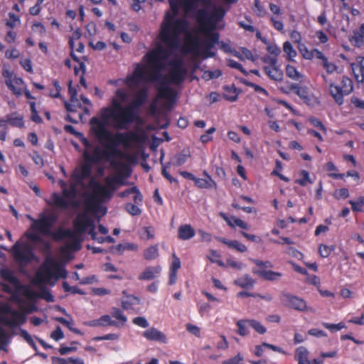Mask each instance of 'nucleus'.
<instances>
[{
  "label": "nucleus",
  "instance_id": "e2e57ef3",
  "mask_svg": "<svg viewBox=\"0 0 364 364\" xmlns=\"http://www.w3.org/2000/svg\"><path fill=\"white\" fill-rule=\"evenodd\" d=\"M181 267V261L175 255H173V261L171 266V271L177 272Z\"/></svg>",
  "mask_w": 364,
  "mask_h": 364
},
{
  "label": "nucleus",
  "instance_id": "cd10ccee",
  "mask_svg": "<svg viewBox=\"0 0 364 364\" xmlns=\"http://www.w3.org/2000/svg\"><path fill=\"white\" fill-rule=\"evenodd\" d=\"M234 283L241 288H248L254 285L255 280L248 274H245L235 279Z\"/></svg>",
  "mask_w": 364,
  "mask_h": 364
},
{
  "label": "nucleus",
  "instance_id": "bf43d9fd",
  "mask_svg": "<svg viewBox=\"0 0 364 364\" xmlns=\"http://www.w3.org/2000/svg\"><path fill=\"white\" fill-rule=\"evenodd\" d=\"M50 336L55 341H58L64 337V333L61 328L60 326H58L56 329L52 332Z\"/></svg>",
  "mask_w": 364,
  "mask_h": 364
},
{
  "label": "nucleus",
  "instance_id": "09e8293b",
  "mask_svg": "<svg viewBox=\"0 0 364 364\" xmlns=\"http://www.w3.org/2000/svg\"><path fill=\"white\" fill-rule=\"evenodd\" d=\"M186 330L191 334L196 336L198 338L200 337V329L198 326L192 323H187L186 325Z\"/></svg>",
  "mask_w": 364,
  "mask_h": 364
},
{
  "label": "nucleus",
  "instance_id": "6ab92c4d",
  "mask_svg": "<svg viewBox=\"0 0 364 364\" xmlns=\"http://www.w3.org/2000/svg\"><path fill=\"white\" fill-rule=\"evenodd\" d=\"M160 266L148 267L139 276L140 280H151L158 277L161 272Z\"/></svg>",
  "mask_w": 364,
  "mask_h": 364
},
{
  "label": "nucleus",
  "instance_id": "6e6552de",
  "mask_svg": "<svg viewBox=\"0 0 364 364\" xmlns=\"http://www.w3.org/2000/svg\"><path fill=\"white\" fill-rule=\"evenodd\" d=\"M44 268L36 274V282L39 284L51 283V280L59 278H65L67 271L58 262L48 258L44 262Z\"/></svg>",
  "mask_w": 364,
  "mask_h": 364
},
{
  "label": "nucleus",
  "instance_id": "dca6fc26",
  "mask_svg": "<svg viewBox=\"0 0 364 364\" xmlns=\"http://www.w3.org/2000/svg\"><path fill=\"white\" fill-rule=\"evenodd\" d=\"M91 173L90 165L86 164L83 165L80 169L75 170L73 176L76 185L81 184L82 180L89 177Z\"/></svg>",
  "mask_w": 364,
  "mask_h": 364
},
{
  "label": "nucleus",
  "instance_id": "0e129e2a",
  "mask_svg": "<svg viewBox=\"0 0 364 364\" xmlns=\"http://www.w3.org/2000/svg\"><path fill=\"white\" fill-rule=\"evenodd\" d=\"M240 233L243 237H245V238H247V240H249L250 241L257 242V243L262 242V239L258 236H256L255 235L248 234L244 231H242Z\"/></svg>",
  "mask_w": 364,
  "mask_h": 364
},
{
  "label": "nucleus",
  "instance_id": "412c9836",
  "mask_svg": "<svg viewBox=\"0 0 364 364\" xmlns=\"http://www.w3.org/2000/svg\"><path fill=\"white\" fill-rule=\"evenodd\" d=\"M349 39L356 47H361L364 44V23L358 29L353 31V36Z\"/></svg>",
  "mask_w": 364,
  "mask_h": 364
},
{
  "label": "nucleus",
  "instance_id": "7ed1b4c3",
  "mask_svg": "<svg viewBox=\"0 0 364 364\" xmlns=\"http://www.w3.org/2000/svg\"><path fill=\"white\" fill-rule=\"evenodd\" d=\"M171 12L166 11L161 26L159 38L169 47L178 45L181 33H188V23L184 18L175 17L178 13V6H182L186 13L197 9L200 4L206 6L211 0H168Z\"/></svg>",
  "mask_w": 364,
  "mask_h": 364
},
{
  "label": "nucleus",
  "instance_id": "9d476101",
  "mask_svg": "<svg viewBox=\"0 0 364 364\" xmlns=\"http://www.w3.org/2000/svg\"><path fill=\"white\" fill-rule=\"evenodd\" d=\"M84 158L87 163L96 164L102 160H109L110 154L107 149H102L98 146L94 148L87 146L84 151Z\"/></svg>",
  "mask_w": 364,
  "mask_h": 364
},
{
  "label": "nucleus",
  "instance_id": "864d4df0",
  "mask_svg": "<svg viewBox=\"0 0 364 364\" xmlns=\"http://www.w3.org/2000/svg\"><path fill=\"white\" fill-rule=\"evenodd\" d=\"M68 92L70 95V101L73 103H78V99L77 97V90L72 86V82L70 81L68 86Z\"/></svg>",
  "mask_w": 364,
  "mask_h": 364
},
{
  "label": "nucleus",
  "instance_id": "4be33fe9",
  "mask_svg": "<svg viewBox=\"0 0 364 364\" xmlns=\"http://www.w3.org/2000/svg\"><path fill=\"white\" fill-rule=\"evenodd\" d=\"M220 215L231 228H233L235 225H237V226H238L242 229H245V230L249 229L248 224L240 218H237L236 217L229 218L226 215V214H225L223 213H220Z\"/></svg>",
  "mask_w": 364,
  "mask_h": 364
},
{
  "label": "nucleus",
  "instance_id": "a18cd8bd",
  "mask_svg": "<svg viewBox=\"0 0 364 364\" xmlns=\"http://www.w3.org/2000/svg\"><path fill=\"white\" fill-rule=\"evenodd\" d=\"M125 209L129 214L134 216L139 215L141 213V210L139 208L130 203L126 204Z\"/></svg>",
  "mask_w": 364,
  "mask_h": 364
},
{
  "label": "nucleus",
  "instance_id": "9b49d317",
  "mask_svg": "<svg viewBox=\"0 0 364 364\" xmlns=\"http://www.w3.org/2000/svg\"><path fill=\"white\" fill-rule=\"evenodd\" d=\"M14 254L16 261L21 264L29 262L33 257V252L28 245L19 246L17 243L13 247Z\"/></svg>",
  "mask_w": 364,
  "mask_h": 364
},
{
  "label": "nucleus",
  "instance_id": "338daca9",
  "mask_svg": "<svg viewBox=\"0 0 364 364\" xmlns=\"http://www.w3.org/2000/svg\"><path fill=\"white\" fill-rule=\"evenodd\" d=\"M312 58H316L321 60V63H323L327 58L324 56V55L318 50L314 49L312 50V54L311 55Z\"/></svg>",
  "mask_w": 364,
  "mask_h": 364
},
{
  "label": "nucleus",
  "instance_id": "c03bdc74",
  "mask_svg": "<svg viewBox=\"0 0 364 364\" xmlns=\"http://www.w3.org/2000/svg\"><path fill=\"white\" fill-rule=\"evenodd\" d=\"M225 11L221 6L215 7L212 11L211 16L213 19L220 20L225 15Z\"/></svg>",
  "mask_w": 364,
  "mask_h": 364
},
{
  "label": "nucleus",
  "instance_id": "ea45409f",
  "mask_svg": "<svg viewBox=\"0 0 364 364\" xmlns=\"http://www.w3.org/2000/svg\"><path fill=\"white\" fill-rule=\"evenodd\" d=\"M281 277L282 274L280 272H273L271 270L264 271V272L262 273V277L269 281L277 280Z\"/></svg>",
  "mask_w": 364,
  "mask_h": 364
},
{
  "label": "nucleus",
  "instance_id": "13d9d810",
  "mask_svg": "<svg viewBox=\"0 0 364 364\" xmlns=\"http://www.w3.org/2000/svg\"><path fill=\"white\" fill-rule=\"evenodd\" d=\"M243 360V357L240 353H238L236 356L224 360L222 364H238Z\"/></svg>",
  "mask_w": 364,
  "mask_h": 364
},
{
  "label": "nucleus",
  "instance_id": "79ce46f5",
  "mask_svg": "<svg viewBox=\"0 0 364 364\" xmlns=\"http://www.w3.org/2000/svg\"><path fill=\"white\" fill-rule=\"evenodd\" d=\"M349 203L351 205L353 211H362L361 208L364 205V196L358 198L356 202L350 200Z\"/></svg>",
  "mask_w": 364,
  "mask_h": 364
},
{
  "label": "nucleus",
  "instance_id": "2f4dec72",
  "mask_svg": "<svg viewBox=\"0 0 364 364\" xmlns=\"http://www.w3.org/2000/svg\"><path fill=\"white\" fill-rule=\"evenodd\" d=\"M236 324L238 326V333L240 336H245L249 333V319L239 320Z\"/></svg>",
  "mask_w": 364,
  "mask_h": 364
},
{
  "label": "nucleus",
  "instance_id": "a211bd4d",
  "mask_svg": "<svg viewBox=\"0 0 364 364\" xmlns=\"http://www.w3.org/2000/svg\"><path fill=\"white\" fill-rule=\"evenodd\" d=\"M296 95L308 105L313 106L318 102L317 99L309 92L306 87H301L297 90Z\"/></svg>",
  "mask_w": 364,
  "mask_h": 364
},
{
  "label": "nucleus",
  "instance_id": "39448f33",
  "mask_svg": "<svg viewBox=\"0 0 364 364\" xmlns=\"http://www.w3.org/2000/svg\"><path fill=\"white\" fill-rule=\"evenodd\" d=\"M105 186L100 184V183H95L92 188V198L88 197L86 198L85 207L87 210H93L94 205L92 204V200H105L109 199L114 191L117 189L116 184V179L114 177H106L105 178Z\"/></svg>",
  "mask_w": 364,
  "mask_h": 364
},
{
  "label": "nucleus",
  "instance_id": "37998d69",
  "mask_svg": "<svg viewBox=\"0 0 364 364\" xmlns=\"http://www.w3.org/2000/svg\"><path fill=\"white\" fill-rule=\"evenodd\" d=\"M301 175L302 176V178L296 180V183L302 186H305L307 183H312L308 171L303 170L301 171Z\"/></svg>",
  "mask_w": 364,
  "mask_h": 364
},
{
  "label": "nucleus",
  "instance_id": "0eeeda50",
  "mask_svg": "<svg viewBox=\"0 0 364 364\" xmlns=\"http://www.w3.org/2000/svg\"><path fill=\"white\" fill-rule=\"evenodd\" d=\"M57 218L53 214L41 215L38 220H32L31 228L33 232L26 233V237L33 242L41 240L39 233L45 235H52L51 228L56 222Z\"/></svg>",
  "mask_w": 364,
  "mask_h": 364
},
{
  "label": "nucleus",
  "instance_id": "5fc2aeb1",
  "mask_svg": "<svg viewBox=\"0 0 364 364\" xmlns=\"http://www.w3.org/2000/svg\"><path fill=\"white\" fill-rule=\"evenodd\" d=\"M133 323L142 328H147L149 326L147 320L144 317L141 316L134 318L133 319Z\"/></svg>",
  "mask_w": 364,
  "mask_h": 364
},
{
  "label": "nucleus",
  "instance_id": "aec40b11",
  "mask_svg": "<svg viewBox=\"0 0 364 364\" xmlns=\"http://www.w3.org/2000/svg\"><path fill=\"white\" fill-rule=\"evenodd\" d=\"M309 352L304 346H300L295 350L294 358L298 362V364H310L309 360Z\"/></svg>",
  "mask_w": 364,
  "mask_h": 364
},
{
  "label": "nucleus",
  "instance_id": "bb28decb",
  "mask_svg": "<svg viewBox=\"0 0 364 364\" xmlns=\"http://www.w3.org/2000/svg\"><path fill=\"white\" fill-rule=\"evenodd\" d=\"M193 181L200 188H216V183L212 179L211 176H208V178H199L195 177Z\"/></svg>",
  "mask_w": 364,
  "mask_h": 364
},
{
  "label": "nucleus",
  "instance_id": "4c0bfd02",
  "mask_svg": "<svg viewBox=\"0 0 364 364\" xmlns=\"http://www.w3.org/2000/svg\"><path fill=\"white\" fill-rule=\"evenodd\" d=\"M100 321L103 325L102 326H115L117 328H120L119 323H117L116 321L112 319L111 316L109 315H104L100 318Z\"/></svg>",
  "mask_w": 364,
  "mask_h": 364
},
{
  "label": "nucleus",
  "instance_id": "de8ad7c7",
  "mask_svg": "<svg viewBox=\"0 0 364 364\" xmlns=\"http://www.w3.org/2000/svg\"><path fill=\"white\" fill-rule=\"evenodd\" d=\"M9 20L6 22V26L13 28L17 23H20V18L18 16L13 13L9 14Z\"/></svg>",
  "mask_w": 364,
  "mask_h": 364
},
{
  "label": "nucleus",
  "instance_id": "72a5a7b5",
  "mask_svg": "<svg viewBox=\"0 0 364 364\" xmlns=\"http://www.w3.org/2000/svg\"><path fill=\"white\" fill-rule=\"evenodd\" d=\"M286 74L289 77L295 80H298L302 77V75L297 71L296 68L291 65L286 66Z\"/></svg>",
  "mask_w": 364,
  "mask_h": 364
},
{
  "label": "nucleus",
  "instance_id": "473e14b6",
  "mask_svg": "<svg viewBox=\"0 0 364 364\" xmlns=\"http://www.w3.org/2000/svg\"><path fill=\"white\" fill-rule=\"evenodd\" d=\"M284 52L287 54L289 60L293 61L296 55V51L294 49L292 45L289 41H286L283 45Z\"/></svg>",
  "mask_w": 364,
  "mask_h": 364
},
{
  "label": "nucleus",
  "instance_id": "052dcab7",
  "mask_svg": "<svg viewBox=\"0 0 364 364\" xmlns=\"http://www.w3.org/2000/svg\"><path fill=\"white\" fill-rule=\"evenodd\" d=\"M309 121L312 124V125H314V127H317V128H319L321 130H322L323 132H326V127L323 126V124H322V122L316 119V118H314V117H311V118H309Z\"/></svg>",
  "mask_w": 364,
  "mask_h": 364
},
{
  "label": "nucleus",
  "instance_id": "1a4fd4ad",
  "mask_svg": "<svg viewBox=\"0 0 364 364\" xmlns=\"http://www.w3.org/2000/svg\"><path fill=\"white\" fill-rule=\"evenodd\" d=\"M280 301L284 306L299 311H315L313 308L306 305L304 299L289 293L282 292L280 295Z\"/></svg>",
  "mask_w": 364,
  "mask_h": 364
},
{
  "label": "nucleus",
  "instance_id": "f257e3e1",
  "mask_svg": "<svg viewBox=\"0 0 364 364\" xmlns=\"http://www.w3.org/2000/svg\"><path fill=\"white\" fill-rule=\"evenodd\" d=\"M205 38L201 41L198 36H191L188 33H181L178 36V45L176 47H169L161 40L156 47L147 53L144 59L146 65L136 64L132 75L127 77V84L132 88L135 89L141 83L155 82L161 77V71L168 65L170 66L168 76L173 84L182 82L187 74V70L184 67L183 62L180 58H174L168 61V58L172 51L178 48L181 36L188 37L186 43V52L194 57H202L206 58L214 55L210 50L216 43H219V34L205 31Z\"/></svg>",
  "mask_w": 364,
  "mask_h": 364
},
{
  "label": "nucleus",
  "instance_id": "7c9ffc66",
  "mask_svg": "<svg viewBox=\"0 0 364 364\" xmlns=\"http://www.w3.org/2000/svg\"><path fill=\"white\" fill-rule=\"evenodd\" d=\"M111 314L112 317L118 320L117 322L119 323L120 328L124 326L127 321V318L120 309L117 308H113L112 309Z\"/></svg>",
  "mask_w": 364,
  "mask_h": 364
},
{
  "label": "nucleus",
  "instance_id": "603ef678",
  "mask_svg": "<svg viewBox=\"0 0 364 364\" xmlns=\"http://www.w3.org/2000/svg\"><path fill=\"white\" fill-rule=\"evenodd\" d=\"M322 325L327 329H329L332 331H339L343 328H345V325L343 323L341 322L337 324H330L328 323H323Z\"/></svg>",
  "mask_w": 364,
  "mask_h": 364
},
{
  "label": "nucleus",
  "instance_id": "58836bf2",
  "mask_svg": "<svg viewBox=\"0 0 364 364\" xmlns=\"http://www.w3.org/2000/svg\"><path fill=\"white\" fill-rule=\"evenodd\" d=\"M249 326L253 328L259 334H264L266 333L267 329L262 323L254 319H249Z\"/></svg>",
  "mask_w": 364,
  "mask_h": 364
},
{
  "label": "nucleus",
  "instance_id": "423d86ee",
  "mask_svg": "<svg viewBox=\"0 0 364 364\" xmlns=\"http://www.w3.org/2000/svg\"><path fill=\"white\" fill-rule=\"evenodd\" d=\"M75 231L70 230H63L62 235L65 237H68L71 240H73L75 249H77V237L78 233L85 232L88 228H91L89 234L92 238L97 240V233L95 231V228L92 223V220L90 218L87 212L80 213L75 220L74 221Z\"/></svg>",
  "mask_w": 364,
  "mask_h": 364
},
{
  "label": "nucleus",
  "instance_id": "c756f323",
  "mask_svg": "<svg viewBox=\"0 0 364 364\" xmlns=\"http://www.w3.org/2000/svg\"><path fill=\"white\" fill-rule=\"evenodd\" d=\"M6 123L8 122L11 125L16 127H23L24 125L23 116H16V113L7 115Z\"/></svg>",
  "mask_w": 364,
  "mask_h": 364
},
{
  "label": "nucleus",
  "instance_id": "2eb2a0df",
  "mask_svg": "<svg viewBox=\"0 0 364 364\" xmlns=\"http://www.w3.org/2000/svg\"><path fill=\"white\" fill-rule=\"evenodd\" d=\"M5 83L14 95L17 96L22 95L23 81L21 78L14 77L13 79H6Z\"/></svg>",
  "mask_w": 364,
  "mask_h": 364
},
{
  "label": "nucleus",
  "instance_id": "e433bc0d",
  "mask_svg": "<svg viewBox=\"0 0 364 364\" xmlns=\"http://www.w3.org/2000/svg\"><path fill=\"white\" fill-rule=\"evenodd\" d=\"M341 84H342L341 88L343 89V92H345V95H349L350 92H353V82L350 78H348L346 76H343L342 78Z\"/></svg>",
  "mask_w": 364,
  "mask_h": 364
},
{
  "label": "nucleus",
  "instance_id": "4d7b16f0",
  "mask_svg": "<svg viewBox=\"0 0 364 364\" xmlns=\"http://www.w3.org/2000/svg\"><path fill=\"white\" fill-rule=\"evenodd\" d=\"M321 65L326 70L328 73H332L337 69V66L332 63H329L328 60H325L323 63H321Z\"/></svg>",
  "mask_w": 364,
  "mask_h": 364
},
{
  "label": "nucleus",
  "instance_id": "a878e982",
  "mask_svg": "<svg viewBox=\"0 0 364 364\" xmlns=\"http://www.w3.org/2000/svg\"><path fill=\"white\" fill-rule=\"evenodd\" d=\"M264 70L269 78L273 80L281 81L283 78V73L277 67V65L272 67L265 66L264 68Z\"/></svg>",
  "mask_w": 364,
  "mask_h": 364
},
{
  "label": "nucleus",
  "instance_id": "774afa93",
  "mask_svg": "<svg viewBox=\"0 0 364 364\" xmlns=\"http://www.w3.org/2000/svg\"><path fill=\"white\" fill-rule=\"evenodd\" d=\"M32 159L36 165L39 166H43L44 165L43 159L38 152L33 153Z\"/></svg>",
  "mask_w": 364,
  "mask_h": 364
},
{
  "label": "nucleus",
  "instance_id": "3c124183",
  "mask_svg": "<svg viewBox=\"0 0 364 364\" xmlns=\"http://www.w3.org/2000/svg\"><path fill=\"white\" fill-rule=\"evenodd\" d=\"M116 95L118 99H117V98H115V99L118 102H119L122 105L123 102H126L127 101L128 94L125 91L119 89L116 91Z\"/></svg>",
  "mask_w": 364,
  "mask_h": 364
},
{
  "label": "nucleus",
  "instance_id": "4468645a",
  "mask_svg": "<svg viewBox=\"0 0 364 364\" xmlns=\"http://www.w3.org/2000/svg\"><path fill=\"white\" fill-rule=\"evenodd\" d=\"M350 67L354 77L358 82L364 81V58L358 56L356 58V63H351Z\"/></svg>",
  "mask_w": 364,
  "mask_h": 364
},
{
  "label": "nucleus",
  "instance_id": "c9c22d12",
  "mask_svg": "<svg viewBox=\"0 0 364 364\" xmlns=\"http://www.w3.org/2000/svg\"><path fill=\"white\" fill-rule=\"evenodd\" d=\"M140 304V299L133 295H130L127 296V300L122 301V306L124 309H129L131 308L132 305H136Z\"/></svg>",
  "mask_w": 364,
  "mask_h": 364
},
{
  "label": "nucleus",
  "instance_id": "8fccbe9b",
  "mask_svg": "<svg viewBox=\"0 0 364 364\" xmlns=\"http://www.w3.org/2000/svg\"><path fill=\"white\" fill-rule=\"evenodd\" d=\"M63 287L65 291H71L73 294H80L82 295L85 294V292L82 290L76 287H70L66 282L63 283Z\"/></svg>",
  "mask_w": 364,
  "mask_h": 364
},
{
  "label": "nucleus",
  "instance_id": "680f3d73",
  "mask_svg": "<svg viewBox=\"0 0 364 364\" xmlns=\"http://www.w3.org/2000/svg\"><path fill=\"white\" fill-rule=\"evenodd\" d=\"M267 49L270 54L274 55L275 57L281 53L280 48L274 44H269Z\"/></svg>",
  "mask_w": 364,
  "mask_h": 364
},
{
  "label": "nucleus",
  "instance_id": "6e6d98bb",
  "mask_svg": "<svg viewBox=\"0 0 364 364\" xmlns=\"http://www.w3.org/2000/svg\"><path fill=\"white\" fill-rule=\"evenodd\" d=\"M349 196V192L347 188L337 190L334 193V197L337 199L346 198Z\"/></svg>",
  "mask_w": 364,
  "mask_h": 364
},
{
  "label": "nucleus",
  "instance_id": "f704fd0d",
  "mask_svg": "<svg viewBox=\"0 0 364 364\" xmlns=\"http://www.w3.org/2000/svg\"><path fill=\"white\" fill-rule=\"evenodd\" d=\"M159 255L157 245H153L147 248L144 253L146 259L151 260L156 258Z\"/></svg>",
  "mask_w": 364,
  "mask_h": 364
},
{
  "label": "nucleus",
  "instance_id": "b1692460",
  "mask_svg": "<svg viewBox=\"0 0 364 364\" xmlns=\"http://www.w3.org/2000/svg\"><path fill=\"white\" fill-rule=\"evenodd\" d=\"M178 235L180 239L187 240L195 235V230L190 225H183L178 228Z\"/></svg>",
  "mask_w": 364,
  "mask_h": 364
},
{
  "label": "nucleus",
  "instance_id": "393cba45",
  "mask_svg": "<svg viewBox=\"0 0 364 364\" xmlns=\"http://www.w3.org/2000/svg\"><path fill=\"white\" fill-rule=\"evenodd\" d=\"M216 239L218 241L225 244L228 247L235 249L240 252H245L247 250L245 245L239 242L237 240H228L223 237H216Z\"/></svg>",
  "mask_w": 364,
  "mask_h": 364
},
{
  "label": "nucleus",
  "instance_id": "20e7f679",
  "mask_svg": "<svg viewBox=\"0 0 364 364\" xmlns=\"http://www.w3.org/2000/svg\"><path fill=\"white\" fill-rule=\"evenodd\" d=\"M59 184L62 188L63 195L53 193L50 198L52 204L58 208L77 209L81 206L82 200L87 198L86 193H79L75 183H72L68 186L65 181L60 180Z\"/></svg>",
  "mask_w": 364,
  "mask_h": 364
},
{
  "label": "nucleus",
  "instance_id": "ddd939ff",
  "mask_svg": "<svg viewBox=\"0 0 364 364\" xmlns=\"http://www.w3.org/2000/svg\"><path fill=\"white\" fill-rule=\"evenodd\" d=\"M142 336L149 341H158L162 343H167L166 336L154 327L149 328L144 331Z\"/></svg>",
  "mask_w": 364,
  "mask_h": 364
},
{
  "label": "nucleus",
  "instance_id": "f03ea898",
  "mask_svg": "<svg viewBox=\"0 0 364 364\" xmlns=\"http://www.w3.org/2000/svg\"><path fill=\"white\" fill-rule=\"evenodd\" d=\"M146 98V90L141 88L136 93L134 101L126 106L112 99V107L101 110V119L93 117L90 122L92 131L99 142L105 147L112 145L114 142L113 135L107 126L118 130L127 129L137 117L135 109L144 104Z\"/></svg>",
  "mask_w": 364,
  "mask_h": 364
},
{
  "label": "nucleus",
  "instance_id": "49530a36",
  "mask_svg": "<svg viewBox=\"0 0 364 364\" xmlns=\"http://www.w3.org/2000/svg\"><path fill=\"white\" fill-rule=\"evenodd\" d=\"M333 250L334 248L333 247L321 245L318 248V252L321 257H327Z\"/></svg>",
  "mask_w": 364,
  "mask_h": 364
},
{
  "label": "nucleus",
  "instance_id": "c85d7f7f",
  "mask_svg": "<svg viewBox=\"0 0 364 364\" xmlns=\"http://www.w3.org/2000/svg\"><path fill=\"white\" fill-rule=\"evenodd\" d=\"M189 156V151L187 150H183L181 152L174 156L173 159V164L176 166H181L186 163Z\"/></svg>",
  "mask_w": 364,
  "mask_h": 364
},
{
  "label": "nucleus",
  "instance_id": "f8f14e48",
  "mask_svg": "<svg viewBox=\"0 0 364 364\" xmlns=\"http://www.w3.org/2000/svg\"><path fill=\"white\" fill-rule=\"evenodd\" d=\"M26 318L23 313L17 311H11L3 317V321L9 327H15L24 323Z\"/></svg>",
  "mask_w": 364,
  "mask_h": 364
},
{
  "label": "nucleus",
  "instance_id": "5701e85b",
  "mask_svg": "<svg viewBox=\"0 0 364 364\" xmlns=\"http://www.w3.org/2000/svg\"><path fill=\"white\" fill-rule=\"evenodd\" d=\"M0 275L5 281L13 284L14 287H17L19 284V282L14 276L13 271L7 267H1L0 269Z\"/></svg>",
  "mask_w": 364,
  "mask_h": 364
},
{
  "label": "nucleus",
  "instance_id": "f3484780",
  "mask_svg": "<svg viewBox=\"0 0 364 364\" xmlns=\"http://www.w3.org/2000/svg\"><path fill=\"white\" fill-rule=\"evenodd\" d=\"M329 92L338 105H341L343 104V95L345 92L341 87L336 85L333 82H330Z\"/></svg>",
  "mask_w": 364,
  "mask_h": 364
},
{
  "label": "nucleus",
  "instance_id": "a19ab883",
  "mask_svg": "<svg viewBox=\"0 0 364 364\" xmlns=\"http://www.w3.org/2000/svg\"><path fill=\"white\" fill-rule=\"evenodd\" d=\"M20 335L34 350H37V346L35 342L31 335L26 330L20 329Z\"/></svg>",
  "mask_w": 364,
  "mask_h": 364
},
{
  "label": "nucleus",
  "instance_id": "69168bd1",
  "mask_svg": "<svg viewBox=\"0 0 364 364\" xmlns=\"http://www.w3.org/2000/svg\"><path fill=\"white\" fill-rule=\"evenodd\" d=\"M262 60L264 63L269 64V67L276 66L277 63V59L276 58V57H270L267 55L262 58Z\"/></svg>",
  "mask_w": 364,
  "mask_h": 364
}]
</instances>
